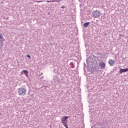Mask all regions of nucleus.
I'll list each match as a JSON object with an SVG mask.
<instances>
[{
  "label": "nucleus",
  "instance_id": "1",
  "mask_svg": "<svg viewBox=\"0 0 128 128\" xmlns=\"http://www.w3.org/2000/svg\"><path fill=\"white\" fill-rule=\"evenodd\" d=\"M18 94L19 96H26V88H18Z\"/></svg>",
  "mask_w": 128,
  "mask_h": 128
},
{
  "label": "nucleus",
  "instance_id": "2",
  "mask_svg": "<svg viewBox=\"0 0 128 128\" xmlns=\"http://www.w3.org/2000/svg\"><path fill=\"white\" fill-rule=\"evenodd\" d=\"M92 16L95 18H98L100 16V11L98 10H94L92 12Z\"/></svg>",
  "mask_w": 128,
  "mask_h": 128
},
{
  "label": "nucleus",
  "instance_id": "3",
  "mask_svg": "<svg viewBox=\"0 0 128 128\" xmlns=\"http://www.w3.org/2000/svg\"><path fill=\"white\" fill-rule=\"evenodd\" d=\"M68 116H65L61 118V122L64 126L68 125Z\"/></svg>",
  "mask_w": 128,
  "mask_h": 128
},
{
  "label": "nucleus",
  "instance_id": "4",
  "mask_svg": "<svg viewBox=\"0 0 128 128\" xmlns=\"http://www.w3.org/2000/svg\"><path fill=\"white\" fill-rule=\"evenodd\" d=\"M128 72V68H120V70L119 71V73L120 74H122V72Z\"/></svg>",
  "mask_w": 128,
  "mask_h": 128
},
{
  "label": "nucleus",
  "instance_id": "5",
  "mask_svg": "<svg viewBox=\"0 0 128 128\" xmlns=\"http://www.w3.org/2000/svg\"><path fill=\"white\" fill-rule=\"evenodd\" d=\"M22 72L26 76L27 78H28V72L27 70H22Z\"/></svg>",
  "mask_w": 128,
  "mask_h": 128
},
{
  "label": "nucleus",
  "instance_id": "6",
  "mask_svg": "<svg viewBox=\"0 0 128 128\" xmlns=\"http://www.w3.org/2000/svg\"><path fill=\"white\" fill-rule=\"evenodd\" d=\"M100 66L101 68H106V64H104V62H101L100 63Z\"/></svg>",
  "mask_w": 128,
  "mask_h": 128
},
{
  "label": "nucleus",
  "instance_id": "7",
  "mask_svg": "<svg viewBox=\"0 0 128 128\" xmlns=\"http://www.w3.org/2000/svg\"><path fill=\"white\" fill-rule=\"evenodd\" d=\"M109 64H110V66H114L115 64L114 62V60H110L109 62H108Z\"/></svg>",
  "mask_w": 128,
  "mask_h": 128
},
{
  "label": "nucleus",
  "instance_id": "8",
  "mask_svg": "<svg viewBox=\"0 0 128 128\" xmlns=\"http://www.w3.org/2000/svg\"><path fill=\"white\" fill-rule=\"evenodd\" d=\"M90 22H87L84 23V28H88V26L90 25Z\"/></svg>",
  "mask_w": 128,
  "mask_h": 128
},
{
  "label": "nucleus",
  "instance_id": "9",
  "mask_svg": "<svg viewBox=\"0 0 128 128\" xmlns=\"http://www.w3.org/2000/svg\"><path fill=\"white\" fill-rule=\"evenodd\" d=\"M62 0H52V2H62Z\"/></svg>",
  "mask_w": 128,
  "mask_h": 128
},
{
  "label": "nucleus",
  "instance_id": "10",
  "mask_svg": "<svg viewBox=\"0 0 128 128\" xmlns=\"http://www.w3.org/2000/svg\"><path fill=\"white\" fill-rule=\"evenodd\" d=\"M4 36H2V35L0 34V40H2Z\"/></svg>",
  "mask_w": 128,
  "mask_h": 128
},
{
  "label": "nucleus",
  "instance_id": "11",
  "mask_svg": "<svg viewBox=\"0 0 128 128\" xmlns=\"http://www.w3.org/2000/svg\"><path fill=\"white\" fill-rule=\"evenodd\" d=\"M26 56H27L28 58H30V55L28 54V55Z\"/></svg>",
  "mask_w": 128,
  "mask_h": 128
},
{
  "label": "nucleus",
  "instance_id": "12",
  "mask_svg": "<svg viewBox=\"0 0 128 128\" xmlns=\"http://www.w3.org/2000/svg\"><path fill=\"white\" fill-rule=\"evenodd\" d=\"M47 2H52L51 1H48V0H47Z\"/></svg>",
  "mask_w": 128,
  "mask_h": 128
},
{
  "label": "nucleus",
  "instance_id": "13",
  "mask_svg": "<svg viewBox=\"0 0 128 128\" xmlns=\"http://www.w3.org/2000/svg\"><path fill=\"white\" fill-rule=\"evenodd\" d=\"M65 126V128H68V125H66V126Z\"/></svg>",
  "mask_w": 128,
  "mask_h": 128
},
{
  "label": "nucleus",
  "instance_id": "14",
  "mask_svg": "<svg viewBox=\"0 0 128 128\" xmlns=\"http://www.w3.org/2000/svg\"><path fill=\"white\" fill-rule=\"evenodd\" d=\"M42 1H36V2H42Z\"/></svg>",
  "mask_w": 128,
  "mask_h": 128
}]
</instances>
